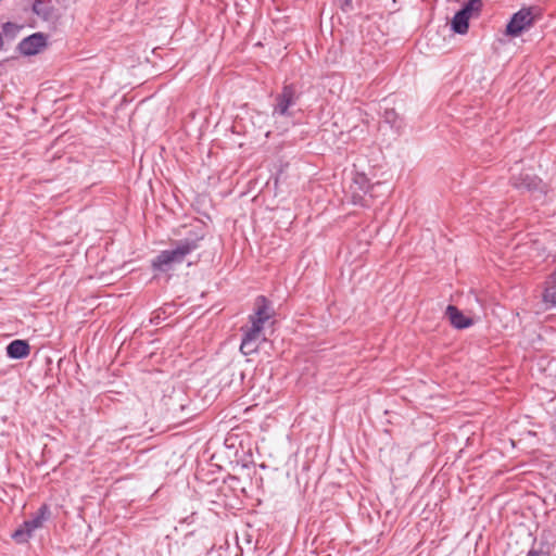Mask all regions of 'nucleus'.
<instances>
[{
  "label": "nucleus",
  "instance_id": "1",
  "mask_svg": "<svg viewBox=\"0 0 556 556\" xmlns=\"http://www.w3.org/2000/svg\"><path fill=\"white\" fill-rule=\"evenodd\" d=\"M204 236L198 232L175 241L173 248L161 251L151 263L152 269L160 273H167L176 265L185 262L186 257L200 248Z\"/></svg>",
  "mask_w": 556,
  "mask_h": 556
},
{
  "label": "nucleus",
  "instance_id": "2",
  "mask_svg": "<svg viewBox=\"0 0 556 556\" xmlns=\"http://www.w3.org/2000/svg\"><path fill=\"white\" fill-rule=\"evenodd\" d=\"M51 518V510L47 504H42L35 515L25 520L13 533L12 539L17 543H27L36 530L43 528V525Z\"/></svg>",
  "mask_w": 556,
  "mask_h": 556
},
{
  "label": "nucleus",
  "instance_id": "3",
  "mask_svg": "<svg viewBox=\"0 0 556 556\" xmlns=\"http://www.w3.org/2000/svg\"><path fill=\"white\" fill-rule=\"evenodd\" d=\"M539 17L540 10L538 8H522L511 16L506 26V34L517 37L529 29Z\"/></svg>",
  "mask_w": 556,
  "mask_h": 556
},
{
  "label": "nucleus",
  "instance_id": "4",
  "mask_svg": "<svg viewBox=\"0 0 556 556\" xmlns=\"http://www.w3.org/2000/svg\"><path fill=\"white\" fill-rule=\"evenodd\" d=\"M482 9L481 0H468L464 7L455 13L451 22L452 30L459 35H465L469 28V20L478 16Z\"/></svg>",
  "mask_w": 556,
  "mask_h": 556
},
{
  "label": "nucleus",
  "instance_id": "5",
  "mask_svg": "<svg viewBox=\"0 0 556 556\" xmlns=\"http://www.w3.org/2000/svg\"><path fill=\"white\" fill-rule=\"evenodd\" d=\"M511 186L521 191L528 192L534 199L539 200L546 193V188L543 181L535 175L529 173H521L514 175L510 178Z\"/></svg>",
  "mask_w": 556,
  "mask_h": 556
},
{
  "label": "nucleus",
  "instance_id": "6",
  "mask_svg": "<svg viewBox=\"0 0 556 556\" xmlns=\"http://www.w3.org/2000/svg\"><path fill=\"white\" fill-rule=\"evenodd\" d=\"M299 100L293 84H288L282 87L280 93L275 97V104L273 106V116H291L290 108L295 105Z\"/></svg>",
  "mask_w": 556,
  "mask_h": 556
},
{
  "label": "nucleus",
  "instance_id": "7",
  "mask_svg": "<svg viewBox=\"0 0 556 556\" xmlns=\"http://www.w3.org/2000/svg\"><path fill=\"white\" fill-rule=\"evenodd\" d=\"M242 340L240 351L243 355H251L257 352L260 344L265 340L264 333L257 331V328L242 327Z\"/></svg>",
  "mask_w": 556,
  "mask_h": 556
},
{
  "label": "nucleus",
  "instance_id": "8",
  "mask_svg": "<svg viewBox=\"0 0 556 556\" xmlns=\"http://www.w3.org/2000/svg\"><path fill=\"white\" fill-rule=\"evenodd\" d=\"M47 38L41 33H35L26 38H24L17 46V49L23 55H35L40 52V50L46 47Z\"/></svg>",
  "mask_w": 556,
  "mask_h": 556
},
{
  "label": "nucleus",
  "instance_id": "9",
  "mask_svg": "<svg viewBox=\"0 0 556 556\" xmlns=\"http://www.w3.org/2000/svg\"><path fill=\"white\" fill-rule=\"evenodd\" d=\"M542 303L546 309L556 308V269L546 277L543 283Z\"/></svg>",
  "mask_w": 556,
  "mask_h": 556
},
{
  "label": "nucleus",
  "instance_id": "10",
  "mask_svg": "<svg viewBox=\"0 0 556 556\" xmlns=\"http://www.w3.org/2000/svg\"><path fill=\"white\" fill-rule=\"evenodd\" d=\"M451 325L456 329H466L470 327L473 321L470 317L465 316L456 306L448 305L445 309Z\"/></svg>",
  "mask_w": 556,
  "mask_h": 556
},
{
  "label": "nucleus",
  "instance_id": "11",
  "mask_svg": "<svg viewBox=\"0 0 556 556\" xmlns=\"http://www.w3.org/2000/svg\"><path fill=\"white\" fill-rule=\"evenodd\" d=\"M29 354V345L24 340H14L7 346V355L13 359H21Z\"/></svg>",
  "mask_w": 556,
  "mask_h": 556
},
{
  "label": "nucleus",
  "instance_id": "12",
  "mask_svg": "<svg viewBox=\"0 0 556 556\" xmlns=\"http://www.w3.org/2000/svg\"><path fill=\"white\" fill-rule=\"evenodd\" d=\"M252 316H257L265 321L269 320L271 317V308L267 299L263 295L256 298L255 301V311Z\"/></svg>",
  "mask_w": 556,
  "mask_h": 556
},
{
  "label": "nucleus",
  "instance_id": "13",
  "mask_svg": "<svg viewBox=\"0 0 556 556\" xmlns=\"http://www.w3.org/2000/svg\"><path fill=\"white\" fill-rule=\"evenodd\" d=\"M22 26L12 22H7L2 25L3 35L8 38H15L21 31Z\"/></svg>",
  "mask_w": 556,
  "mask_h": 556
},
{
  "label": "nucleus",
  "instance_id": "14",
  "mask_svg": "<svg viewBox=\"0 0 556 556\" xmlns=\"http://www.w3.org/2000/svg\"><path fill=\"white\" fill-rule=\"evenodd\" d=\"M354 185H358L359 189L366 194L369 192L370 189L374 187L369 185L367 178L363 174H357L354 179Z\"/></svg>",
  "mask_w": 556,
  "mask_h": 556
},
{
  "label": "nucleus",
  "instance_id": "15",
  "mask_svg": "<svg viewBox=\"0 0 556 556\" xmlns=\"http://www.w3.org/2000/svg\"><path fill=\"white\" fill-rule=\"evenodd\" d=\"M249 320L251 324L249 326L250 328H257V331L263 332L264 325L266 323L265 320L257 318V316H252V315H250Z\"/></svg>",
  "mask_w": 556,
  "mask_h": 556
},
{
  "label": "nucleus",
  "instance_id": "16",
  "mask_svg": "<svg viewBox=\"0 0 556 556\" xmlns=\"http://www.w3.org/2000/svg\"><path fill=\"white\" fill-rule=\"evenodd\" d=\"M548 552H544L542 548L541 549H530L527 554V556H543V555H547Z\"/></svg>",
  "mask_w": 556,
  "mask_h": 556
},
{
  "label": "nucleus",
  "instance_id": "17",
  "mask_svg": "<svg viewBox=\"0 0 556 556\" xmlns=\"http://www.w3.org/2000/svg\"><path fill=\"white\" fill-rule=\"evenodd\" d=\"M341 7L343 10H349L352 8V0H340Z\"/></svg>",
  "mask_w": 556,
  "mask_h": 556
},
{
  "label": "nucleus",
  "instance_id": "18",
  "mask_svg": "<svg viewBox=\"0 0 556 556\" xmlns=\"http://www.w3.org/2000/svg\"><path fill=\"white\" fill-rule=\"evenodd\" d=\"M362 199V194H353V201L356 203L358 200Z\"/></svg>",
  "mask_w": 556,
  "mask_h": 556
}]
</instances>
